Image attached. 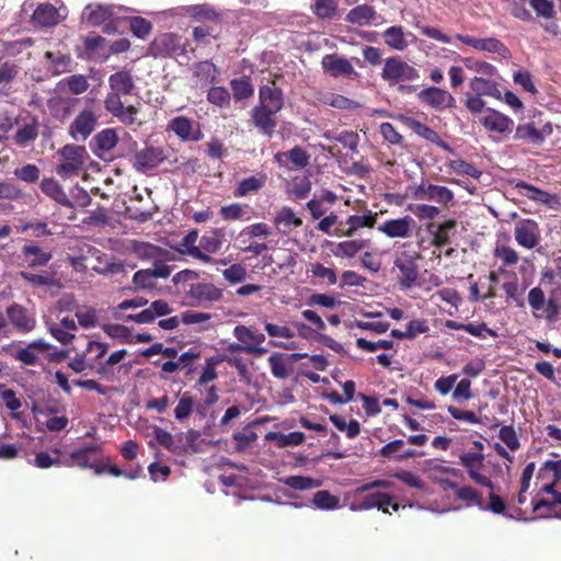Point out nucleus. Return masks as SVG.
<instances>
[{"mask_svg": "<svg viewBox=\"0 0 561 561\" xmlns=\"http://www.w3.org/2000/svg\"><path fill=\"white\" fill-rule=\"evenodd\" d=\"M108 92L104 100L105 110L126 126H141L139 119V107L136 105L125 106L121 94L130 95L135 90V83L129 71L121 70L110 76Z\"/></svg>", "mask_w": 561, "mask_h": 561, "instance_id": "nucleus-1", "label": "nucleus"}, {"mask_svg": "<svg viewBox=\"0 0 561 561\" xmlns=\"http://www.w3.org/2000/svg\"><path fill=\"white\" fill-rule=\"evenodd\" d=\"M547 472L553 474L552 482L543 484L539 492L550 494L551 500L540 499L531 502L533 511L539 517L561 518V459L546 460L537 473V479H545Z\"/></svg>", "mask_w": 561, "mask_h": 561, "instance_id": "nucleus-2", "label": "nucleus"}, {"mask_svg": "<svg viewBox=\"0 0 561 561\" xmlns=\"http://www.w3.org/2000/svg\"><path fill=\"white\" fill-rule=\"evenodd\" d=\"M62 162L56 167V173L62 179L77 175L84 165L87 149L83 146L68 144L59 149Z\"/></svg>", "mask_w": 561, "mask_h": 561, "instance_id": "nucleus-3", "label": "nucleus"}, {"mask_svg": "<svg viewBox=\"0 0 561 561\" xmlns=\"http://www.w3.org/2000/svg\"><path fill=\"white\" fill-rule=\"evenodd\" d=\"M419 77V71L398 56L388 57L383 61L381 78L390 84L415 81Z\"/></svg>", "mask_w": 561, "mask_h": 561, "instance_id": "nucleus-4", "label": "nucleus"}, {"mask_svg": "<svg viewBox=\"0 0 561 561\" xmlns=\"http://www.w3.org/2000/svg\"><path fill=\"white\" fill-rule=\"evenodd\" d=\"M149 53L153 57H173L187 53V43L174 33H163L151 42Z\"/></svg>", "mask_w": 561, "mask_h": 561, "instance_id": "nucleus-5", "label": "nucleus"}, {"mask_svg": "<svg viewBox=\"0 0 561 561\" xmlns=\"http://www.w3.org/2000/svg\"><path fill=\"white\" fill-rule=\"evenodd\" d=\"M485 457L482 453L466 451L459 456V463L465 468L468 477L478 485L493 489V481L483 473Z\"/></svg>", "mask_w": 561, "mask_h": 561, "instance_id": "nucleus-6", "label": "nucleus"}, {"mask_svg": "<svg viewBox=\"0 0 561 561\" xmlns=\"http://www.w3.org/2000/svg\"><path fill=\"white\" fill-rule=\"evenodd\" d=\"M412 197L417 201L435 202L444 207L454 203V192L444 185L422 182L412 187Z\"/></svg>", "mask_w": 561, "mask_h": 561, "instance_id": "nucleus-7", "label": "nucleus"}, {"mask_svg": "<svg viewBox=\"0 0 561 561\" xmlns=\"http://www.w3.org/2000/svg\"><path fill=\"white\" fill-rule=\"evenodd\" d=\"M456 39L474 49L497 54L502 58H511L512 54L504 43L494 37L476 38L469 35L457 34Z\"/></svg>", "mask_w": 561, "mask_h": 561, "instance_id": "nucleus-8", "label": "nucleus"}, {"mask_svg": "<svg viewBox=\"0 0 561 561\" xmlns=\"http://www.w3.org/2000/svg\"><path fill=\"white\" fill-rule=\"evenodd\" d=\"M377 221V213L366 210L363 215H352L335 227L336 236L353 237L360 228H373Z\"/></svg>", "mask_w": 561, "mask_h": 561, "instance_id": "nucleus-9", "label": "nucleus"}, {"mask_svg": "<svg viewBox=\"0 0 561 561\" xmlns=\"http://www.w3.org/2000/svg\"><path fill=\"white\" fill-rule=\"evenodd\" d=\"M514 237L518 245L534 249L540 241V228L534 219H523L515 225Z\"/></svg>", "mask_w": 561, "mask_h": 561, "instance_id": "nucleus-10", "label": "nucleus"}, {"mask_svg": "<svg viewBox=\"0 0 561 561\" xmlns=\"http://www.w3.org/2000/svg\"><path fill=\"white\" fill-rule=\"evenodd\" d=\"M168 130L173 131L183 141H199L203 133L199 124L186 116H176L168 124Z\"/></svg>", "mask_w": 561, "mask_h": 561, "instance_id": "nucleus-11", "label": "nucleus"}, {"mask_svg": "<svg viewBox=\"0 0 561 561\" xmlns=\"http://www.w3.org/2000/svg\"><path fill=\"white\" fill-rule=\"evenodd\" d=\"M165 158L167 156L162 148L152 146L145 147L135 153L133 167L138 172L146 173L158 168Z\"/></svg>", "mask_w": 561, "mask_h": 561, "instance_id": "nucleus-12", "label": "nucleus"}, {"mask_svg": "<svg viewBox=\"0 0 561 561\" xmlns=\"http://www.w3.org/2000/svg\"><path fill=\"white\" fill-rule=\"evenodd\" d=\"M277 112L265 106L255 105L251 112L253 126L267 138H272L277 126Z\"/></svg>", "mask_w": 561, "mask_h": 561, "instance_id": "nucleus-13", "label": "nucleus"}, {"mask_svg": "<svg viewBox=\"0 0 561 561\" xmlns=\"http://www.w3.org/2000/svg\"><path fill=\"white\" fill-rule=\"evenodd\" d=\"M96 124V115L91 110H83L70 124L68 134L76 140H85L94 131Z\"/></svg>", "mask_w": 561, "mask_h": 561, "instance_id": "nucleus-14", "label": "nucleus"}, {"mask_svg": "<svg viewBox=\"0 0 561 561\" xmlns=\"http://www.w3.org/2000/svg\"><path fill=\"white\" fill-rule=\"evenodd\" d=\"M394 266L399 270L398 282L402 289H410L415 284L419 276V268L415 257L402 253L394 261Z\"/></svg>", "mask_w": 561, "mask_h": 561, "instance_id": "nucleus-15", "label": "nucleus"}, {"mask_svg": "<svg viewBox=\"0 0 561 561\" xmlns=\"http://www.w3.org/2000/svg\"><path fill=\"white\" fill-rule=\"evenodd\" d=\"M321 66L323 71L333 78L358 76L351 61L337 54H327L323 56Z\"/></svg>", "mask_w": 561, "mask_h": 561, "instance_id": "nucleus-16", "label": "nucleus"}, {"mask_svg": "<svg viewBox=\"0 0 561 561\" xmlns=\"http://www.w3.org/2000/svg\"><path fill=\"white\" fill-rule=\"evenodd\" d=\"M419 100L436 111H443L453 107L455 98L446 90L437 87L422 89L417 94Z\"/></svg>", "mask_w": 561, "mask_h": 561, "instance_id": "nucleus-17", "label": "nucleus"}, {"mask_svg": "<svg viewBox=\"0 0 561 561\" xmlns=\"http://www.w3.org/2000/svg\"><path fill=\"white\" fill-rule=\"evenodd\" d=\"M188 297L196 305H206L220 301L224 298V291L213 283L192 284L187 293Z\"/></svg>", "mask_w": 561, "mask_h": 561, "instance_id": "nucleus-18", "label": "nucleus"}, {"mask_svg": "<svg viewBox=\"0 0 561 561\" xmlns=\"http://www.w3.org/2000/svg\"><path fill=\"white\" fill-rule=\"evenodd\" d=\"M457 220L447 219L435 225L431 222L426 226V230L432 234V245L443 248L451 243L453 237L456 234Z\"/></svg>", "mask_w": 561, "mask_h": 561, "instance_id": "nucleus-19", "label": "nucleus"}, {"mask_svg": "<svg viewBox=\"0 0 561 561\" xmlns=\"http://www.w3.org/2000/svg\"><path fill=\"white\" fill-rule=\"evenodd\" d=\"M401 122L421 138L436 145L446 151H451L449 145L445 142L442 137L427 125L411 116H401Z\"/></svg>", "mask_w": 561, "mask_h": 561, "instance_id": "nucleus-20", "label": "nucleus"}, {"mask_svg": "<svg viewBox=\"0 0 561 561\" xmlns=\"http://www.w3.org/2000/svg\"><path fill=\"white\" fill-rule=\"evenodd\" d=\"M50 348L51 345L41 339L19 348L13 357L24 365L33 366L38 364L39 355L47 353Z\"/></svg>", "mask_w": 561, "mask_h": 561, "instance_id": "nucleus-21", "label": "nucleus"}, {"mask_svg": "<svg viewBox=\"0 0 561 561\" xmlns=\"http://www.w3.org/2000/svg\"><path fill=\"white\" fill-rule=\"evenodd\" d=\"M38 135V117L35 115H30L15 131L13 136V141L18 147L26 148L37 139Z\"/></svg>", "mask_w": 561, "mask_h": 561, "instance_id": "nucleus-22", "label": "nucleus"}, {"mask_svg": "<svg viewBox=\"0 0 561 561\" xmlns=\"http://www.w3.org/2000/svg\"><path fill=\"white\" fill-rule=\"evenodd\" d=\"M379 19H381V16L377 13L375 8L366 3L354 7L345 16L347 23L358 26L377 25Z\"/></svg>", "mask_w": 561, "mask_h": 561, "instance_id": "nucleus-23", "label": "nucleus"}, {"mask_svg": "<svg viewBox=\"0 0 561 561\" xmlns=\"http://www.w3.org/2000/svg\"><path fill=\"white\" fill-rule=\"evenodd\" d=\"M413 224L414 220L410 216L389 219L378 227V231L382 232L388 238H408L411 236Z\"/></svg>", "mask_w": 561, "mask_h": 561, "instance_id": "nucleus-24", "label": "nucleus"}, {"mask_svg": "<svg viewBox=\"0 0 561 561\" xmlns=\"http://www.w3.org/2000/svg\"><path fill=\"white\" fill-rule=\"evenodd\" d=\"M197 240L198 231L196 229L191 230L179 243L178 251L181 254L190 255L203 263H213L214 259L207 253L203 252L201 248L196 245Z\"/></svg>", "mask_w": 561, "mask_h": 561, "instance_id": "nucleus-25", "label": "nucleus"}, {"mask_svg": "<svg viewBox=\"0 0 561 561\" xmlns=\"http://www.w3.org/2000/svg\"><path fill=\"white\" fill-rule=\"evenodd\" d=\"M310 156L307 151L300 147L295 146L293 149L286 152H277L274 156L275 162L279 165L288 168V163L290 162L295 169H304L309 164Z\"/></svg>", "mask_w": 561, "mask_h": 561, "instance_id": "nucleus-26", "label": "nucleus"}, {"mask_svg": "<svg viewBox=\"0 0 561 561\" xmlns=\"http://www.w3.org/2000/svg\"><path fill=\"white\" fill-rule=\"evenodd\" d=\"M21 253L27 266L31 268L46 266L53 257L51 252L45 251L43 248L33 243L23 245Z\"/></svg>", "mask_w": 561, "mask_h": 561, "instance_id": "nucleus-27", "label": "nucleus"}, {"mask_svg": "<svg viewBox=\"0 0 561 561\" xmlns=\"http://www.w3.org/2000/svg\"><path fill=\"white\" fill-rule=\"evenodd\" d=\"M42 192L61 206L73 208V203L69 199L62 186L54 178H44L39 184Z\"/></svg>", "mask_w": 561, "mask_h": 561, "instance_id": "nucleus-28", "label": "nucleus"}, {"mask_svg": "<svg viewBox=\"0 0 561 561\" xmlns=\"http://www.w3.org/2000/svg\"><path fill=\"white\" fill-rule=\"evenodd\" d=\"M32 21L36 25L51 27L59 23L60 14L51 3H41L34 10Z\"/></svg>", "mask_w": 561, "mask_h": 561, "instance_id": "nucleus-29", "label": "nucleus"}, {"mask_svg": "<svg viewBox=\"0 0 561 561\" xmlns=\"http://www.w3.org/2000/svg\"><path fill=\"white\" fill-rule=\"evenodd\" d=\"M260 106H265L275 112H279L284 106L283 91L276 87L263 85L259 90Z\"/></svg>", "mask_w": 561, "mask_h": 561, "instance_id": "nucleus-30", "label": "nucleus"}, {"mask_svg": "<svg viewBox=\"0 0 561 561\" xmlns=\"http://www.w3.org/2000/svg\"><path fill=\"white\" fill-rule=\"evenodd\" d=\"M318 101L323 105L337 110L356 111L363 107L362 103L358 101L334 92L321 93Z\"/></svg>", "mask_w": 561, "mask_h": 561, "instance_id": "nucleus-31", "label": "nucleus"}, {"mask_svg": "<svg viewBox=\"0 0 561 561\" xmlns=\"http://www.w3.org/2000/svg\"><path fill=\"white\" fill-rule=\"evenodd\" d=\"M481 123L488 130L501 134L512 131L514 126L512 118L493 110L488 111L482 117Z\"/></svg>", "mask_w": 561, "mask_h": 561, "instance_id": "nucleus-32", "label": "nucleus"}, {"mask_svg": "<svg viewBox=\"0 0 561 561\" xmlns=\"http://www.w3.org/2000/svg\"><path fill=\"white\" fill-rule=\"evenodd\" d=\"M273 222L283 234H287L293 227L298 228L302 226V219L288 206L282 207L276 213Z\"/></svg>", "mask_w": 561, "mask_h": 561, "instance_id": "nucleus-33", "label": "nucleus"}, {"mask_svg": "<svg viewBox=\"0 0 561 561\" xmlns=\"http://www.w3.org/2000/svg\"><path fill=\"white\" fill-rule=\"evenodd\" d=\"M102 451V447L99 444H89L79 449H76L69 454L70 459L75 465L82 469H88L92 466V461Z\"/></svg>", "mask_w": 561, "mask_h": 561, "instance_id": "nucleus-34", "label": "nucleus"}, {"mask_svg": "<svg viewBox=\"0 0 561 561\" xmlns=\"http://www.w3.org/2000/svg\"><path fill=\"white\" fill-rule=\"evenodd\" d=\"M184 13L196 22H220V14L210 4H194L183 8Z\"/></svg>", "mask_w": 561, "mask_h": 561, "instance_id": "nucleus-35", "label": "nucleus"}, {"mask_svg": "<svg viewBox=\"0 0 561 561\" xmlns=\"http://www.w3.org/2000/svg\"><path fill=\"white\" fill-rule=\"evenodd\" d=\"M106 254L99 255L96 257L99 265H95L92 267V270L98 273L99 275L103 276H114V275H121L122 277L127 276V267L133 270L135 266L130 265L127 266L126 264L122 262H107Z\"/></svg>", "mask_w": 561, "mask_h": 561, "instance_id": "nucleus-36", "label": "nucleus"}, {"mask_svg": "<svg viewBox=\"0 0 561 561\" xmlns=\"http://www.w3.org/2000/svg\"><path fill=\"white\" fill-rule=\"evenodd\" d=\"M11 323L20 331L28 332L34 327V321L27 316L25 308L20 305H12L7 309Z\"/></svg>", "mask_w": 561, "mask_h": 561, "instance_id": "nucleus-37", "label": "nucleus"}, {"mask_svg": "<svg viewBox=\"0 0 561 561\" xmlns=\"http://www.w3.org/2000/svg\"><path fill=\"white\" fill-rule=\"evenodd\" d=\"M85 21L92 26H100L111 20L113 12L110 7L88 4L83 11Z\"/></svg>", "mask_w": 561, "mask_h": 561, "instance_id": "nucleus-38", "label": "nucleus"}, {"mask_svg": "<svg viewBox=\"0 0 561 561\" xmlns=\"http://www.w3.org/2000/svg\"><path fill=\"white\" fill-rule=\"evenodd\" d=\"M403 439H394L382 446L378 454L383 458L398 457L400 459H410L419 455L414 449L403 450Z\"/></svg>", "mask_w": 561, "mask_h": 561, "instance_id": "nucleus-39", "label": "nucleus"}, {"mask_svg": "<svg viewBox=\"0 0 561 561\" xmlns=\"http://www.w3.org/2000/svg\"><path fill=\"white\" fill-rule=\"evenodd\" d=\"M118 135L114 128H105L99 131L91 141L94 145L95 152H108L116 147Z\"/></svg>", "mask_w": 561, "mask_h": 561, "instance_id": "nucleus-40", "label": "nucleus"}, {"mask_svg": "<svg viewBox=\"0 0 561 561\" xmlns=\"http://www.w3.org/2000/svg\"><path fill=\"white\" fill-rule=\"evenodd\" d=\"M382 37L386 45L391 49L402 51L409 46L401 25H394L386 28L382 33Z\"/></svg>", "mask_w": 561, "mask_h": 561, "instance_id": "nucleus-41", "label": "nucleus"}, {"mask_svg": "<svg viewBox=\"0 0 561 561\" xmlns=\"http://www.w3.org/2000/svg\"><path fill=\"white\" fill-rule=\"evenodd\" d=\"M265 439L274 442L276 446L284 448L287 446H299L305 440V434L302 432H290L288 434L282 432H268L265 435Z\"/></svg>", "mask_w": 561, "mask_h": 561, "instance_id": "nucleus-42", "label": "nucleus"}, {"mask_svg": "<svg viewBox=\"0 0 561 561\" xmlns=\"http://www.w3.org/2000/svg\"><path fill=\"white\" fill-rule=\"evenodd\" d=\"M193 77L199 83H211L216 80L218 69L216 65L209 60L195 62L192 66Z\"/></svg>", "mask_w": 561, "mask_h": 561, "instance_id": "nucleus-43", "label": "nucleus"}, {"mask_svg": "<svg viewBox=\"0 0 561 561\" xmlns=\"http://www.w3.org/2000/svg\"><path fill=\"white\" fill-rule=\"evenodd\" d=\"M470 89L477 95H488L496 99L501 98V91L499 84L490 79L482 77H474L470 81Z\"/></svg>", "mask_w": 561, "mask_h": 561, "instance_id": "nucleus-44", "label": "nucleus"}, {"mask_svg": "<svg viewBox=\"0 0 561 561\" xmlns=\"http://www.w3.org/2000/svg\"><path fill=\"white\" fill-rule=\"evenodd\" d=\"M515 188L523 196H525L531 201L541 203V204H549L551 202V199L553 198V196L550 193L542 191V190H540L531 184H528L524 181L518 182L515 185Z\"/></svg>", "mask_w": 561, "mask_h": 561, "instance_id": "nucleus-45", "label": "nucleus"}, {"mask_svg": "<svg viewBox=\"0 0 561 561\" xmlns=\"http://www.w3.org/2000/svg\"><path fill=\"white\" fill-rule=\"evenodd\" d=\"M514 139L527 140L534 145H540L545 140V135L535 126V123H528L516 127Z\"/></svg>", "mask_w": 561, "mask_h": 561, "instance_id": "nucleus-46", "label": "nucleus"}, {"mask_svg": "<svg viewBox=\"0 0 561 561\" xmlns=\"http://www.w3.org/2000/svg\"><path fill=\"white\" fill-rule=\"evenodd\" d=\"M19 276L21 279H23L33 287H54L57 285V280L54 274L49 272L34 274L31 272L21 271L19 273Z\"/></svg>", "mask_w": 561, "mask_h": 561, "instance_id": "nucleus-47", "label": "nucleus"}, {"mask_svg": "<svg viewBox=\"0 0 561 561\" xmlns=\"http://www.w3.org/2000/svg\"><path fill=\"white\" fill-rule=\"evenodd\" d=\"M337 0H314L311 5L313 14L319 20H332L337 13Z\"/></svg>", "mask_w": 561, "mask_h": 561, "instance_id": "nucleus-48", "label": "nucleus"}, {"mask_svg": "<svg viewBox=\"0 0 561 561\" xmlns=\"http://www.w3.org/2000/svg\"><path fill=\"white\" fill-rule=\"evenodd\" d=\"M265 184L264 178L249 176L238 182L233 191L234 197H244L251 193L259 192Z\"/></svg>", "mask_w": 561, "mask_h": 561, "instance_id": "nucleus-49", "label": "nucleus"}, {"mask_svg": "<svg viewBox=\"0 0 561 561\" xmlns=\"http://www.w3.org/2000/svg\"><path fill=\"white\" fill-rule=\"evenodd\" d=\"M234 337L243 343L260 346L265 341V335L263 333L253 331L252 329L245 325H237L233 329Z\"/></svg>", "mask_w": 561, "mask_h": 561, "instance_id": "nucleus-50", "label": "nucleus"}, {"mask_svg": "<svg viewBox=\"0 0 561 561\" xmlns=\"http://www.w3.org/2000/svg\"><path fill=\"white\" fill-rule=\"evenodd\" d=\"M367 247L365 240H347L339 242L333 250V253L337 257H354L360 250Z\"/></svg>", "mask_w": 561, "mask_h": 561, "instance_id": "nucleus-51", "label": "nucleus"}, {"mask_svg": "<svg viewBox=\"0 0 561 561\" xmlns=\"http://www.w3.org/2000/svg\"><path fill=\"white\" fill-rule=\"evenodd\" d=\"M456 497L467 502L468 505H474L480 510H485L482 493L471 485H463L456 492Z\"/></svg>", "mask_w": 561, "mask_h": 561, "instance_id": "nucleus-52", "label": "nucleus"}, {"mask_svg": "<svg viewBox=\"0 0 561 561\" xmlns=\"http://www.w3.org/2000/svg\"><path fill=\"white\" fill-rule=\"evenodd\" d=\"M407 210L412 213L420 221L434 220L440 214V209L431 204H409Z\"/></svg>", "mask_w": 561, "mask_h": 561, "instance_id": "nucleus-53", "label": "nucleus"}, {"mask_svg": "<svg viewBox=\"0 0 561 561\" xmlns=\"http://www.w3.org/2000/svg\"><path fill=\"white\" fill-rule=\"evenodd\" d=\"M59 85L67 87L69 92L76 95L84 93L90 87L88 78L83 75L66 77L59 82Z\"/></svg>", "mask_w": 561, "mask_h": 561, "instance_id": "nucleus-54", "label": "nucleus"}, {"mask_svg": "<svg viewBox=\"0 0 561 561\" xmlns=\"http://www.w3.org/2000/svg\"><path fill=\"white\" fill-rule=\"evenodd\" d=\"M207 101L220 108H229L231 95L225 87H211L207 92Z\"/></svg>", "mask_w": 561, "mask_h": 561, "instance_id": "nucleus-55", "label": "nucleus"}, {"mask_svg": "<svg viewBox=\"0 0 561 561\" xmlns=\"http://www.w3.org/2000/svg\"><path fill=\"white\" fill-rule=\"evenodd\" d=\"M392 502V497L387 493L376 492L373 494H369L363 499V502L360 504L362 508L369 510V508H382L385 513H387L386 506L390 505Z\"/></svg>", "mask_w": 561, "mask_h": 561, "instance_id": "nucleus-56", "label": "nucleus"}, {"mask_svg": "<svg viewBox=\"0 0 561 561\" xmlns=\"http://www.w3.org/2000/svg\"><path fill=\"white\" fill-rule=\"evenodd\" d=\"M268 365L271 368V373L274 377L278 379H286L289 376V370L287 368L285 355L282 353H273L268 359Z\"/></svg>", "mask_w": 561, "mask_h": 561, "instance_id": "nucleus-57", "label": "nucleus"}, {"mask_svg": "<svg viewBox=\"0 0 561 561\" xmlns=\"http://www.w3.org/2000/svg\"><path fill=\"white\" fill-rule=\"evenodd\" d=\"M248 205H242L240 203H232L226 206H222L219 210V215L224 220H240L245 219L249 220L250 216H245Z\"/></svg>", "mask_w": 561, "mask_h": 561, "instance_id": "nucleus-58", "label": "nucleus"}, {"mask_svg": "<svg viewBox=\"0 0 561 561\" xmlns=\"http://www.w3.org/2000/svg\"><path fill=\"white\" fill-rule=\"evenodd\" d=\"M233 98L237 101L247 100L254 93V89L248 79H233L230 82Z\"/></svg>", "mask_w": 561, "mask_h": 561, "instance_id": "nucleus-59", "label": "nucleus"}, {"mask_svg": "<svg viewBox=\"0 0 561 561\" xmlns=\"http://www.w3.org/2000/svg\"><path fill=\"white\" fill-rule=\"evenodd\" d=\"M449 169L460 175H468L473 179H480L482 172L478 170L472 163H469L461 159L450 160L448 162Z\"/></svg>", "mask_w": 561, "mask_h": 561, "instance_id": "nucleus-60", "label": "nucleus"}, {"mask_svg": "<svg viewBox=\"0 0 561 561\" xmlns=\"http://www.w3.org/2000/svg\"><path fill=\"white\" fill-rule=\"evenodd\" d=\"M193 409L194 400L192 396L188 392H184L174 409V416L178 421H184L192 414Z\"/></svg>", "mask_w": 561, "mask_h": 561, "instance_id": "nucleus-61", "label": "nucleus"}, {"mask_svg": "<svg viewBox=\"0 0 561 561\" xmlns=\"http://www.w3.org/2000/svg\"><path fill=\"white\" fill-rule=\"evenodd\" d=\"M129 26L131 33L141 39H145L152 31V24L145 18L133 16L129 19Z\"/></svg>", "mask_w": 561, "mask_h": 561, "instance_id": "nucleus-62", "label": "nucleus"}, {"mask_svg": "<svg viewBox=\"0 0 561 561\" xmlns=\"http://www.w3.org/2000/svg\"><path fill=\"white\" fill-rule=\"evenodd\" d=\"M13 173L16 179L30 184L36 183L41 176L39 168L32 163H27L22 165L21 168H16Z\"/></svg>", "mask_w": 561, "mask_h": 561, "instance_id": "nucleus-63", "label": "nucleus"}, {"mask_svg": "<svg viewBox=\"0 0 561 561\" xmlns=\"http://www.w3.org/2000/svg\"><path fill=\"white\" fill-rule=\"evenodd\" d=\"M312 503L321 510H333L339 505V499L332 495L327 490H321L314 493Z\"/></svg>", "mask_w": 561, "mask_h": 561, "instance_id": "nucleus-64", "label": "nucleus"}]
</instances>
